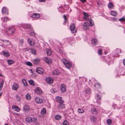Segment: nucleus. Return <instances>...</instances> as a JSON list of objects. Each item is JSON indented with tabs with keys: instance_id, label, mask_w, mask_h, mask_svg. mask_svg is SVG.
Wrapping results in <instances>:
<instances>
[{
	"instance_id": "23",
	"label": "nucleus",
	"mask_w": 125,
	"mask_h": 125,
	"mask_svg": "<svg viewBox=\"0 0 125 125\" xmlns=\"http://www.w3.org/2000/svg\"><path fill=\"white\" fill-rule=\"evenodd\" d=\"M44 60V62H46L48 64H50L52 62L51 59L50 58H48L47 57H46L45 58Z\"/></svg>"
},
{
	"instance_id": "54",
	"label": "nucleus",
	"mask_w": 125,
	"mask_h": 125,
	"mask_svg": "<svg viewBox=\"0 0 125 125\" xmlns=\"http://www.w3.org/2000/svg\"><path fill=\"white\" fill-rule=\"evenodd\" d=\"M63 17L64 20V23H65L66 22L67 17L65 15H63Z\"/></svg>"
},
{
	"instance_id": "45",
	"label": "nucleus",
	"mask_w": 125,
	"mask_h": 125,
	"mask_svg": "<svg viewBox=\"0 0 125 125\" xmlns=\"http://www.w3.org/2000/svg\"><path fill=\"white\" fill-rule=\"evenodd\" d=\"M58 10L59 11L61 12H64V11L63 10V8L62 6L58 8Z\"/></svg>"
},
{
	"instance_id": "49",
	"label": "nucleus",
	"mask_w": 125,
	"mask_h": 125,
	"mask_svg": "<svg viewBox=\"0 0 125 125\" xmlns=\"http://www.w3.org/2000/svg\"><path fill=\"white\" fill-rule=\"evenodd\" d=\"M118 20L121 22L124 21L125 20V18L123 17L122 18L119 19Z\"/></svg>"
},
{
	"instance_id": "20",
	"label": "nucleus",
	"mask_w": 125,
	"mask_h": 125,
	"mask_svg": "<svg viewBox=\"0 0 125 125\" xmlns=\"http://www.w3.org/2000/svg\"><path fill=\"white\" fill-rule=\"evenodd\" d=\"M41 59L38 57L32 60V62L34 64H37L40 62Z\"/></svg>"
},
{
	"instance_id": "38",
	"label": "nucleus",
	"mask_w": 125,
	"mask_h": 125,
	"mask_svg": "<svg viewBox=\"0 0 125 125\" xmlns=\"http://www.w3.org/2000/svg\"><path fill=\"white\" fill-rule=\"evenodd\" d=\"M22 82L24 86H27V83L26 80L25 79H22Z\"/></svg>"
},
{
	"instance_id": "31",
	"label": "nucleus",
	"mask_w": 125,
	"mask_h": 125,
	"mask_svg": "<svg viewBox=\"0 0 125 125\" xmlns=\"http://www.w3.org/2000/svg\"><path fill=\"white\" fill-rule=\"evenodd\" d=\"M91 112L93 114H96L97 113L98 111L94 108H92L91 109Z\"/></svg>"
},
{
	"instance_id": "25",
	"label": "nucleus",
	"mask_w": 125,
	"mask_h": 125,
	"mask_svg": "<svg viewBox=\"0 0 125 125\" xmlns=\"http://www.w3.org/2000/svg\"><path fill=\"white\" fill-rule=\"evenodd\" d=\"M60 88L61 91L62 92H64L66 90L65 86L63 84H61Z\"/></svg>"
},
{
	"instance_id": "41",
	"label": "nucleus",
	"mask_w": 125,
	"mask_h": 125,
	"mask_svg": "<svg viewBox=\"0 0 125 125\" xmlns=\"http://www.w3.org/2000/svg\"><path fill=\"white\" fill-rule=\"evenodd\" d=\"M78 112L79 113L82 114L84 112V111L82 108H79L78 110Z\"/></svg>"
},
{
	"instance_id": "48",
	"label": "nucleus",
	"mask_w": 125,
	"mask_h": 125,
	"mask_svg": "<svg viewBox=\"0 0 125 125\" xmlns=\"http://www.w3.org/2000/svg\"><path fill=\"white\" fill-rule=\"evenodd\" d=\"M62 124L63 125H69V122L66 120H64Z\"/></svg>"
},
{
	"instance_id": "19",
	"label": "nucleus",
	"mask_w": 125,
	"mask_h": 125,
	"mask_svg": "<svg viewBox=\"0 0 125 125\" xmlns=\"http://www.w3.org/2000/svg\"><path fill=\"white\" fill-rule=\"evenodd\" d=\"M98 43V41L96 38H94L91 40V43L94 45H96Z\"/></svg>"
},
{
	"instance_id": "3",
	"label": "nucleus",
	"mask_w": 125,
	"mask_h": 125,
	"mask_svg": "<svg viewBox=\"0 0 125 125\" xmlns=\"http://www.w3.org/2000/svg\"><path fill=\"white\" fill-rule=\"evenodd\" d=\"M111 57L109 55L107 56H103L101 57V60L104 62L106 63L109 65L113 63V60H111Z\"/></svg>"
},
{
	"instance_id": "10",
	"label": "nucleus",
	"mask_w": 125,
	"mask_h": 125,
	"mask_svg": "<svg viewBox=\"0 0 125 125\" xmlns=\"http://www.w3.org/2000/svg\"><path fill=\"white\" fill-rule=\"evenodd\" d=\"M123 70V68L122 67L121 64H120L119 66L117 67L116 69V70L115 71V73H117L116 76H119V73Z\"/></svg>"
},
{
	"instance_id": "61",
	"label": "nucleus",
	"mask_w": 125,
	"mask_h": 125,
	"mask_svg": "<svg viewBox=\"0 0 125 125\" xmlns=\"http://www.w3.org/2000/svg\"><path fill=\"white\" fill-rule=\"evenodd\" d=\"M14 114L15 115L18 116H19L20 115V114H19L16 113H15Z\"/></svg>"
},
{
	"instance_id": "17",
	"label": "nucleus",
	"mask_w": 125,
	"mask_h": 125,
	"mask_svg": "<svg viewBox=\"0 0 125 125\" xmlns=\"http://www.w3.org/2000/svg\"><path fill=\"white\" fill-rule=\"evenodd\" d=\"M19 87V84L16 83H14L12 88V90L16 91Z\"/></svg>"
},
{
	"instance_id": "53",
	"label": "nucleus",
	"mask_w": 125,
	"mask_h": 125,
	"mask_svg": "<svg viewBox=\"0 0 125 125\" xmlns=\"http://www.w3.org/2000/svg\"><path fill=\"white\" fill-rule=\"evenodd\" d=\"M35 43L34 42L32 41L31 42H30V43H29V44L30 46H33L34 45Z\"/></svg>"
},
{
	"instance_id": "51",
	"label": "nucleus",
	"mask_w": 125,
	"mask_h": 125,
	"mask_svg": "<svg viewBox=\"0 0 125 125\" xmlns=\"http://www.w3.org/2000/svg\"><path fill=\"white\" fill-rule=\"evenodd\" d=\"M102 1L101 0L100 1H98L97 2V4L98 5H101L102 4Z\"/></svg>"
},
{
	"instance_id": "13",
	"label": "nucleus",
	"mask_w": 125,
	"mask_h": 125,
	"mask_svg": "<svg viewBox=\"0 0 125 125\" xmlns=\"http://www.w3.org/2000/svg\"><path fill=\"white\" fill-rule=\"evenodd\" d=\"M30 16L32 19H36L39 18L40 15L38 13H34L31 14Z\"/></svg>"
},
{
	"instance_id": "8",
	"label": "nucleus",
	"mask_w": 125,
	"mask_h": 125,
	"mask_svg": "<svg viewBox=\"0 0 125 125\" xmlns=\"http://www.w3.org/2000/svg\"><path fill=\"white\" fill-rule=\"evenodd\" d=\"M121 52V50L120 49H117L112 52V54L113 57H118L120 56L119 54Z\"/></svg>"
},
{
	"instance_id": "9",
	"label": "nucleus",
	"mask_w": 125,
	"mask_h": 125,
	"mask_svg": "<svg viewBox=\"0 0 125 125\" xmlns=\"http://www.w3.org/2000/svg\"><path fill=\"white\" fill-rule=\"evenodd\" d=\"M53 47L54 50L60 54L62 55L63 54V52L62 48H59L57 45H55Z\"/></svg>"
},
{
	"instance_id": "1",
	"label": "nucleus",
	"mask_w": 125,
	"mask_h": 125,
	"mask_svg": "<svg viewBox=\"0 0 125 125\" xmlns=\"http://www.w3.org/2000/svg\"><path fill=\"white\" fill-rule=\"evenodd\" d=\"M83 14L84 15L83 18L85 20L87 21L84 22L83 26V28L84 30L89 29V26H92L94 25V22L92 19L87 13L83 12Z\"/></svg>"
},
{
	"instance_id": "50",
	"label": "nucleus",
	"mask_w": 125,
	"mask_h": 125,
	"mask_svg": "<svg viewBox=\"0 0 125 125\" xmlns=\"http://www.w3.org/2000/svg\"><path fill=\"white\" fill-rule=\"evenodd\" d=\"M26 99L28 100H29L31 98V97L30 95L29 94H27L26 95Z\"/></svg>"
},
{
	"instance_id": "42",
	"label": "nucleus",
	"mask_w": 125,
	"mask_h": 125,
	"mask_svg": "<svg viewBox=\"0 0 125 125\" xmlns=\"http://www.w3.org/2000/svg\"><path fill=\"white\" fill-rule=\"evenodd\" d=\"M23 109L24 110H27L29 109V107L28 105L25 104L24 106Z\"/></svg>"
},
{
	"instance_id": "33",
	"label": "nucleus",
	"mask_w": 125,
	"mask_h": 125,
	"mask_svg": "<svg viewBox=\"0 0 125 125\" xmlns=\"http://www.w3.org/2000/svg\"><path fill=\"white\" fill-rule=\"evenodd\" d=\"M7 61L8 64L9 65L12 64L14 62V61L12 60H8Z\"/></svg>"
},
{
	"instance_id": "55",
	"label": "nucleus",
	"mask_w": 125,
	"mask_h": 125,
	"mask_svg": "<svg viewBox=\"0 0 125 125\" xmlns=\"http://www.w3.org/2000/svg\"><path fill=\"white\" fill-rule=\"evenodd\" d=\"M3 82L1 83L0 86V91L2 90L3 86Z\"/></svg>"
},
{
	"instance_id": "29",
	"label": "nucleus",
	"mask_w": 125,
	"mask_h": 125,
	"mask_svg": "<svg viewBox=\"0 0 125 125\" xmlns=\"http://www.w3.org/2000/svg\"><path fill=\"white\" fill-rule=\"evenodd\" d=\"M90 120L91 122H93L95 121L96 120V118L93 115L90 116Z\"/></svg>"
},
{
	"instance_id": "16",
	"label": "nucleus",
	"mask_w": 125,
	"mask_h": 125,
	"mask_svg": "<svg viewBox=\"0 0 125 125\" xmlns=\"http://www.w3.org/2000/svg\"><path fill=\"white\" fill-rule=\"evenodd\" d=\"M36 72L39 74H42L44 73V71L43 69L41 67H39L37 68Z\"/></svg>"
},
{
	"instance_id": "62",
	"label": "nucleus",
	"mask_w": 125,
	"mask_h": 125,
	"mask_svg": "<svg viewBox=\"0 0 125 125\" xmlns=\"http://www.w3.org/2000/svg\"><path fill=\"white\" fill-rule=\"evenodd\" d=\"M86 0H80V1L83 3H84L85 1H86Z\"/></svg>"
},
{
	"instance_id": "40",
	"label": "nucleus",
	"mask_w": 125,
	"mask_h": 125,
	"mask_svg": "<svg viewBox=\"0 0 125 125\" xmlns=\"http://www.w3.org/2000/svg\"><path fill=\"white\" fill-rule=\"evenodd\" d=\"M25 64L26 65L30 66H32L31 63L30 62H25Z\"/></svg>"
},
{
	"instance_id": "52",
	"label": "nucleus",
	"mask_w": 125,
	"mask_h": 125,
	"mask_svg": "<svg viewBox=\"0 0 125 125\" xmlns=\"http://www.w3.org/2000/svg\"><path fill=\"white\" fill-rule=\"evenodd\" d=\"M16 98L17 99V100L18 101H19L20 100V99H21L20 97L18 95H16Z\"/></svg>"
},
{
	"instance_id": "37",
	"label": "nucleus",
	"mask_w": 125,
	"mask_h": 125,
	"mask_svg": "<svg viewBox=\"0 0 125 125\" xmlns=\"http://www.w3.org/2000/svg\"><path fill=\"white\" fill-rule=\"evenodd\" d=\"M1 19L3 21L6 22L9 19L7 17L5 16L1 18Z\"/></svg>"
},
{
	"instance_id": "56",
	"label": "nucleus",
	"mask_w": 125,
	"mask_h": 125,
	"mask_svg": "<svg viewBox=\"0 0 125 125\" xmlns=\"http://www.w3.org/2000/svg\"><path fill=\"white\" fill-rule=\"evenodd\" d=\"M124 72H123V70L121 72H120L119 73V75H125V74L124 73Z\"/></svg>"
},
{
	"instance_id": "60",
	"label": "nucleus",
	"mask_w": 125,
	"mask_h": 125,
	"mask_svg": "<svg viewBox=\"0 0 125 125\" xmlns=\"http://www.w3.org/2000/svg\"><path fill=\"white\" fill-rule=\"evenodd\" d=\"M123 63L124 66L125 67V59H124L123 61Z\"/></svg>"
},
{
	"instance_id": "5",
	"label": "nucleus",
	"mask_w": 125,
	"mask_h": 125,
	"mask_svg": "<svg viewBox=\"0 0 125 125\" xmlns=\"http://www.w3.org/2000/svg\"><path fill=\"white\" fill-rule=\"evenodd\" d=\"M62 61L66 68L69 69L72 66L71 63L67 59L63 58L62 59Z\"/></svg>"
},
{
	"instance_id": "58",
	"label": "nucleus",
	"mask_w": 125,
	"mask_h": 125,
	"mask_svg": "<svg viewBox=\"0 0 125 125\" xmlns=\"http://www.w3.org/2000/svg\"><path fill=\"white\" fill-rule=\"evenodd\" d=\"M47 0H39V1L40 2H44Z\"/></svg>"
},
{
	"instance_id": "46",
	"label": "nucleus",
	"mask_w": 125,
	"mask_h": 125,
	"mask_svg": "<svg viewBox=\"0 0 125 125\" xmlns=\"http://www.w3.org/2000/svg\"><path fill=\"white\" fill-rule=\"evenodd\" d=\"M65 41L69 42L70 41V38H66L64 39Z\"/></svg>"
},
{
	"instance_id": "28",
	"label": "nucleus",
	"mask_w": 125,
	"mask_h": 125,
	"mask_svg": "<svg viewBox=\"0 0 125 125\" xmlns=\"http://www.w3.org/2000/svg\"><path fill=\"white\" fill-rule=\"evenodd\" d=\"M60 72L58 70H54L52 72V74L54 75H58L60 73Z\"/></svg>"
},
{
	"instance_id": "43",
	"label": "nucleus",
	"mask_w": 125,
	"mask_h": 125,
	"mask_svg": "<svg viewBox=\"0 0 125 125\" xmlns=\"http://www.w3.org/2000/svg\"><path fill=\"white\" fill-rule=\"evenodd\" d=\"M112 123V121L110 119H108L106 120V123L108 125H110Z\"/></svg>"
},
{
	"instance_id": "26",
	"label": "nucleus",
	"mask_w": 125,
	"mask_h": 125,
	"mask_svg": "<svg viewBox=\"0 0 125 125\" xmlns=\"http://www.w3.org/2000/svg\"><path fill=\"white\" fill-rule=\"evenodd\" d=\"M2 53L4 56L6 57H8L10 55L9 52L6 51H3L2 52Z\"/></svg>"
},
{
	"instance_id": "57",
	"label": "nucleus",
	"mask_w": 125,
	"mask_h": 125,
	"mask_svg": "<svg viewBox=\"0 0 125 125\" xmlns=\"http://www.w3.org/2000/svg\"><path fill=\"white\" fill-rule=\"evenodd\" d=\"M27 41L29 44V43H30V42H31L32 41L31 40V39H30V38H28L27 39Z\"/></svg>"
},
{
	"instance_id": "27",
	"label": "nucleus",
	"mask_w": 125,
	"mask_h": 125,
	"mask_svg": "<svg viewBox=\"0 0 125 125\" xmlns=\"http://www.w3.org/2000/svg\"><path fill=\"white\" fill-rule=\"evenodd\" d=\"M84 91L86 94H90L91 93V90L89 88H85Z\"/></svg>"
},
{
	"instance_id": "18",
	"label": "nucleus",
	"mask_w": 125,
	"mask_h": 125,
	"mask_svg": "<svg viewBox=\"0 0 125 125\" xmlns=\"http://www.w3.org/2000/svg\"><path fill=\"white\" fill-rule=\"evenodd\" d=\"M45 80L46 82L49 84H51L53 82V79L51 77H48L46 78Z\"/></svg>"
},
{
	"instance_id": "2",
	"label": "nucleus",
	"mask_w": 125,
	"mask_h": 125,
	"mask_svg": "<svg viewBox=\"0 0 125 125\" xmlns=\"http://www.w3.org/2000/svg\"><path fill=\"white\" fill-rule=\"evenodd\" d=\"M22 27L26 32L29 33L30 35L32 36L35 35V33L31 27V24H23L22 25Z\"/></svg>"
},
{
	"instance_id": "14",
	"label": "nucleus",
	"mask_w": 125,
	"mask_h": 125,
	"mask_svg": "<svg viewBox=\"0 0 125 125\" xmlns=\"http://www.w3.org/2000/svg\"><path fill=\"white\" fill-rule=\"evenodd\" d=\"M1 12L2 13L5 15H7L8 14V10L7 8L5 7H3Z\"/></svg>"
},
{
	"instance_id": "34",
	"label": "nucleus",
	"mask_w": 125,
	"mask_h": 125,
	"mask_svg": "<svg viewBox=\"0 0 125 125\" xmlns=\"http://www.w3.org/2000/svg\"><path fill=\"white\" fill-rule=\"evenodd\" d=\"M101 48L99 49L98 51V53L99 55H101L102 54V50L104 49L103 47H101Z\"/></svg>"
},
{
	"instance_id": "64",
	"label": "nucleus",
	"mask_w": 125,
	"mask_h": 125,
	"mask_svg": "<svg viewBox=\"0 0 125 125\" xmlns=\"http://www.w3.org/2000/svg\"><path fill=\"white\" fill-rule=\"evenodd\" d=\"M116 106V105L115 104H113V107L114 108V109L115 108V107Z\"/></svg>"
},
{
	"instance_id": "39",
	"label": "nucleus",
	"mask_w": 125,
	"mask_h": 125,
	"mask_svg": "<svg viewBox=\"0 0 125 125\" xmlns=\"http://www.w3.org/2000/svg\"><path fill=\"white\" fill-rule=\"evenodd\" d=\"M62 116L59 115H57L55 116V119L57 120L60 119L61 118Z\"/></svg>"
},
{
	"instance_id": "35",
	"label": "nucleus",
	"mask_w": 125,
	"mask_h": 125,
	"mask_svg": "<svg viewBox=\"0 0 125 125\" xmlns=\"http://www.w3.org/2000/svg\"><path fill=\"white\" fill-rule=\"evenodd\" d=\"M111 14L113 16H115L117 15V12L116 11H111Z\"/></svg>"
},
{
	"instance_id": "44",
	"label": "nucleus",
	"mask_w": 125,
	"mask_h": 125,
	"mask_svg": "<svg viewBox=\"0 0 125 125\" xmlns=\"http://www.w3.org/2000/svg\"><path fill=\"white\" fill-rule=\"evenodd\" d=\"M31 52L32 54L35 55L36 53V51L34 49H31Z\"/></svg>"
},
{
	"instance_id": "6",
	"label": "nucleus",
	"mask_w": 125,
	"mask_h": 125,
	"mask_svg": "<svg viewBox=\"0 0 125 125\" xmlns=\"http://www.w3.org/2000/svg\"><path fill=\"white\" fill-rule=\"evenodd\" d=\"M96 94L95 96V98L97 100L96 102L99 105H100V100L101 99L102 93L98 91H96Z\"/></svg>"
},
{
	"instance_id": "21",
	"label": "nucleus",
	"mask_w": 125,
	"mask_h": 125,
	"mask_svg": "<svg viewBox=\"0 0 125 125\" xmlns=\"http://www.w3.org/2000/svg\"><path fill=\"white\" fill-rule=\"evenodd\" d=\"M12 109L18 112L21 110L20 108L18 106L15 105H13L12 107Z\"/></svg>"
},
{
	"instance_id": "32",
	"label": "nucleus",
	"mask_w": 125,
	"mask_h": 125,
	"mask_svg": "<svg viewBox=\"0 0 125 125\" xmlns=\"http://www.w3.org/2000/svg\"><path fill=\"white\" fill-rule=\"evenodd\" d=\"M29 83L31 85L34 86L35 85V83L33 80L32 79H30L29 81Z\"/></svg>"
},
{
	"instance_id": "7",
	"label": "nucleus",
	"mask_w": 125,
	"mask_h": 125,
	"mask_svg": "<svg viewBox=\"0 0 125 125\" xmlns=\"http://www.w3.org/2000/svg\"><path fill=\"white\" fill-rule=\"evenodd\" d=\"M15 29L12 27L7 29L5 31V33L7 35H11L13 34Z\"/></svg>"
},
{
	"instance_id": "11",
	"label": "nucleus",
	"mask_w": 125,
	"mask_h": 125,
	"mask_svg": "<svg viewBox=\"0 0 125 125\" xmlns=\"http://www.w3.org/2000/svg\"><path fill=\"white\" fill-rule=\"evenodd\" d=\"M36 119L34 117L32 118L30 117H27L26 118V121L28 123H31L32 122H34L36 121Z\"/></svg>"
},
{
	"instance_id": "59",
	"label": "nucleus",
	"mask_w": 125,
	"mask_h": 125,
	"mask_svg": "<svg viewBox=\"0 0 125 125\" xmlns=\"http://www.w3.org/2000/svg\"><path fill=\"white\" fill-rule=\"evenodd\" d=\"M112 20L114 21H115L117 20V19L115 18H113L112 19Z\"/></svg>"
},
{
	"instance_id": "12",
	"label": "nucleus",
	"mask_w": 125,
	"mask_h": 125,
	"mask_svg": "<svg viewBox=\"0 0 125 125\" xmlns=\"http://www.w3.org/2000/svg\"><path fill=\"white\" fill-rule=\"evenodd\" d=\"M89 80L90 81V82H89V83L91 85H94V86L97 89H99L101 88L100 85L99 83H97L94 84L93 83H94V82L93 81H92L93 83H92L91 82V81L90 80Z\"/></svg>"
},
{
	"instance_id": "15",
	"label": "nucleus",
	"mask_w": 125,
	"mask_h": 125,
	"mask_svg": "<svg viewBox=\"0 0 125 125\" xmlns=\"http://www.w3.org/2000/svg\"><path fill=\"white\" fill-rule=\"evenodd\" d=\"M70 28L72 33L76 32V31L75 29V26L74 24H72L70 25Z\"/></svg>"
},
{
	"instance_id": "24",
	"label": "nucleus",
	"mask_w": 125,
	"mask_h": 125,
	"mask_svg": "<svg viewBox=\"0 0 125 125\" xmlns=\"http://www.w3.org/2000/svg\"><path fill=\"white\" fill-rule=\"evenodd\" d=\"M35 100L36 103L38 104L42 103V99L38 97L35 98Z\"/></svg>"
},
{
	"instance_id": "4",
	"label": "nucleus",
	"mask_w": 125,
	"mask_h": 125,
	"mask_svg": "<svg viewBox=\"0 0 125 125\" xmlns=\"http://www.w3.org/2000/svg\"><path fill=\"white\" fill-rule=\"evenodd\" d=\"M62 98L60 96H57L56 97V101L58 103V107L60 108H63L64 106L63 104V101L62 100Z\"/></svg>"
},
{
	"instance_id": "47",
	"label": "nucleus",
	"mask_w": 125,
	"mask_h": 125,
	"mask_svg": "<svg viewBox=\"0 0 125 125\" xmlns=\"http://www.w3.org/2000/svg\"><path fill=\"white\" fill-rule=\"evenodd\" d=\"M47 54L48 55H50L52 53V52L51 50H47L46 51Z\"/></svg>"
},
{
	"instance_id": "36",
	"label": "nucleus",
	"mask_w": 125,
	"mask_h": 125,
	"mask_svg": "<svg viewBox=\"0 0 125 125\" xmlns=\"http://www.w3.org/2000/svg\"><path fill=\"white\" fill-rule=\"evenodd\" d=\"M41 113L42 115H45L46 113V111L45 108H42L41 111Z\"/></svg>"
},
{
	"instance_id": "22",
	"label": "nucleus",
	"mask_w": 125,
	"mask_h": 125,
	"mask_svg": "<svg viewBox=\"0 0 125 125\" xmlns=\"http://www.w3.org/2000/svg\"><path fill=\"white\" fill-rule=\"evenodd\" d=\"M35 92L37 94L40 95L42 93V91L40 88L37 87L35 89Z\"/></svg>"
},
{
	"instance_id": "30",
	"label": "nucleus",
	"mask_w": 125,
	"mask_h": 125,
	"mask_svg": "<svg viewBox=\"0 0 125 125\" xmlns=\"http://www.w3.org/2000/svg\"><path fill=\"white\" fill-rule=\"evenodd\" d=\"M108 6L109 9H113L114 5L112 2H110L108 4Z\"/></svg>"
},
{
	"instance_id": "63",
	"label": "nucleus",
	"mask_w": 125,
	"mask_h": 125,
	"mask_svg": "<svg viewBox=\"0 0 125 125\" xmlns=\"http://www.w3.org/2000/svg\"><path fill=\"white\" fill-rule=\"evenodd\" d=\"M51 92L52 93H54L55 92L54 89H51Z\"/></svg>"
}]
</instances>
